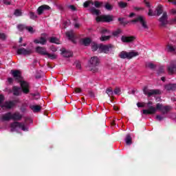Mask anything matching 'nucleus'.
Returning a JSON list of instances; mask_svg holds the SVG:
<instances>
[{
    "label": "nucleus",
    "mask_w": 176,
    "mask_h": 176,
    "mask_svg": "<svg viewBox=\"0 0 176 176\" xmlns=\"http://www.w3.org/2000/svg\"><path fill=\"white\" fill-rule=\"evenodd\" d=\"M11 74L13 78H14V79H16L17 82H20L22 91L25 94H28V93H30V83L25 80H23V77H21V72H20V71L19 70H12Z\"/></svg>",
    "instance_id": "nucleus-1"
},
{
    "label": "nucleus",
    "mask_w": 176,
    "mask_h": 176,
    "mask_svg": "<svg viewBox=\"0 0 176 176\" xmlns=\"http://www.w3.org/2000/svg\"><path fill=\"white\" fill-rule=\"evenodd\" d=\"M1 119L3 122H8L10 120L12 119V113L8 112V113H6V114H3L1 116Z\"/></svg>",
    "instance_id": "nucleus-18"
},
{
    "label": "nucleus",
    "mask_w": 176,
    "mask_h": 176,
    "mask_svg": "<svg viewBox=\"0 0 176 176\" xmlns=\"http://www.w3.org/2000/svg\"><path fill=\"white\" fill-rule=\"evenodd\" d=\"M113 49V45L109 44V45H99V52L100 53H105L106 54H108L109 53L110 50H112Z\"/></svg>",
    "instance_id": "nucleus-7"
},
{
    "label": "nucleus",
    "mask_w": 176,
    "mask_h": 176,
    "mask_svg": "<svg viewBox=\"0 0 176 176\" xmlns=\"http://www.w3.org/2000/svg\"><path fill=\"white\" fill-rule=\"evenodd\" d=\"M74 91H75V93H82V89L75 88Z\"/></svg>",
    "instance_id": "nucleus-51"
},
{
    "label": "nucleus",
    "mask_w": 176,
    "mask_h": 176,
    "mask_svg": "<svg viewBox=\"0 0 176 176\" xmlns=\"http://www.w3.org/2000/svg\"><path fill=\"white\" fill-rule=\"evenodd\" d=\"M63 57L69 58L72 57V52L71 51L63 50L62 52Z\"/></svg>",
    "instance_id": "nucleus-23"
},
{
    "label": "nucleus",
    "mask_w": 176,
    "mask_h": 176,
    "mask_svg": "<svg viewBox=\"0 0 176 176\" xmlns=\"http://www.w3.org/2000/svg\"><path fill=\"white\" fill-rule=\"evenodd\" d=\"M27 26L24 25H17V28L19 31H23V30H25V28Z\"/></svg>",
    "instance_id": "nucleus-44"
},
{
    "label": "nucleus",
    "mask_w": 176,
    "mask_h": 176,
    "mask_svg": "<svg viewBox=\"0 0 176 176\" xmlns=\"http://www.w3.org/2000/svg\"><path fill=\"white\" fill-rule=\"evenodd\" d=\"M100 45H98L96 43H94L91 46L93 52H96L98 49L99 50Z\"/></svg>",
    "instance_id": "nucleus-38"
},
{
    "label": "nucleus",
    "mask_w": 176,
    "mask_h": 176,
    "mask_svg": "<svg viewBox=\"0 0 176 176\" xmlns=\"http://www.w3.org/2000/svg\"><path fill=\"white\" fill-rule=\"evenodd\" d=\"M152 104H153V103L151 101H149L147 103V105L148 107V109H144L143 110V114L144 115H153V114L156 113L157 107L155 108L153 106H151Z\"/></svg>",
    "instance_id": "nucleus-5"
},
{
    "label": "nucleus",
    "mask_w": 176,
    "mask_h": 176,
    "mask_svg": "<svg viewBox=\"0 0 176 176\" xmlns=\"http://www.w3.org/2000/svg\"><path fill=\"white\" fill-rule=\"evenodd\" d=\"M162 111L164 113H167L168 111L171 110V107L170 106H163L160 103L157 104V110Z\"/></svg>",
    "instance_id": "nucleus-12"
},
{
    "label": "nucleus",
    "mask_w": 176,
    "mask_h": 176,
    "mask_svg": "<svg viewBox=\"0 0 176 176\" xmlns=\"http://www.w3.org/2000/svg\"><path fill=\"white\" fill-rule=\"evenodd\" d=\"M104 8L107 10H112L113 7L111 4L107 3L105 4Z\"/></svg>",
    "instance_id": "nucleus-43"
},
{
    "label": "nucleus",
    "mask_w": 176,
    "mask_h": 176,
    "mask_svg": "<svg viewBox=\"0 0 176 176\" xmlns=\"http://www.w3.org/2000/svg\"><path fill=\"white\" fill-rule=\"evenodd\" d=\"M30 19H32V20H35V19H38V16L32 12H30Z\"/></svg>",
    "instance_id": "nucleus-39"
},
{
    "label": "nucleus",
    "mask_w": 176,
    "mask_h": 176,
    "mask_svg": "<svg viewBox=\"0 0 176 176\" xmlns=\"http://www.w3.org/2000/svg\"><path fill=\"white\" fill-rule=\"evenodd\" d=\"M106 93L109 97H113V90L111 87H109L106 89Z\"/></svg>",
    "instance_id": "nucleus-25"
},
{
    "label": "nucleus",
    "mask_w": 176,
    "mask_h": 176,
    "mask_svg": "<svg viewBox=\"0 0 176 176\" xmlns=\"http://www.w3.org/2000/svg\"><path fill=\"white\" fill-rule=\"evenodd\" d=\"M40 98L39 94L34 95L33 100H39Z\"/></svg>",
    "instance_id": "nucleus-53"
},
{
    "label": "nucleus",
    "mask_w": 176,
    "mask_h": 176,
    "mask_svg": "<svg viewBox=\"0 0 176 176\" xmlns=\"http://www.w3.org/2000/svg\"><path fill=\"white\" fill-rule=\"evenodd\" d=\"M45 56H47V57L51 60H56V58H57V55L55 54H50L49 52H47Z\"/></svg>",
    "instance_id": "nucleus-28"
},
{
    "label": "nucleus",
    "mask_w": 176,
    "mask_h": 176,
    "mask_svg": "<svg viewBox=\"0 0 176 176\" xmlns=\"http://www.w3.org/2000/svg\"><path fill=\"white\" fill-rule=\"evenodd\" d=\"M175 72H176V62L173 61L168 66V73L170 74V75H173Z\"/></svg>",
    "instance_id": "nucleus-13"
},
{
    "label": "nucleus",
    "mask_w": 176,
    "mask_h": 176,
    "mask_svg": "<svg viewBox=\"0 0 176 176\" xmlns=\"http://www.w3.org/2000/svg\"><path fill=\"white\" fill-rule=\"evenodd\" d=\"M69 9L73 11L76 10V8H75L74 6H69Z\"/></svg>",
    "instance_id": "nucleus-56"
},
{
    "label": "nucleus",
    "mask_w": 176,
    "mask_h": 176,
    "mask_svg": "<svg viewBox=\"0 0 176 176\" xmlns=\"http://www.w3.org/2000/svg\"><path fill=\"white\" fill-rule=\"evenodd\" d=\"M90 12L92 13V14H96V16L100 15V10L96 9V8H91Z\"/></svg>",
    "instance_id": "nucleus-30"
},
{
    "label": "nucleus",
    "mask_w": 176,
    "mask_h": 176,
    "mask_svg": "<svg viewBox=\"0 0 176 176\" xmlns=\"http://www.w3.org/2000/svg\"><path fill=\"white\" fill-rule=\"evenodd\" d=\"M157 16H160L163 13V7L162 6H158L156 8Z\"/></svg>",
    "instance_id": "nucleus-31"
},
{
    "label": "nucleus",
    "mask_w": 176,
    "mask_h": 176,
    "mask_svg": "<svg viewBox=\"0 0 176 176\" xmlns=\"http://www.w3.org/2000/svg\"><path fill=\"white\" fill-rule=\"evenodd\" d=\"M50 7L47 5H43L40 7H38V8L37 9V13L39 16H41V14H42V13H43L44 10H50Z\"/></svg>",
    "instance_id": "nucleus-17"
},
{
    "label": "nucleus",
    "mask_w": 176,
    "mask_h": 176,
    "mask_svg": "<svg viewBox=\"0 0 176 176\" xmlns=\"http://www.w3.org/2000/svg\"><path fill=\"white\" fill-rule=\"evenodd\" d=\"M94 5V3H93V1H85L84 3V8H91V6H93Z\"/></svg>",
    "instance_id": "nucleus-32"
},
{
    "label": "nucleus",
    "mask_w": 176,
    "mask_h": 176,
    "mask_svg": "<svg viewBox=\"0 0 176 176\" xmlns=\"http://www.w3.org/2000/svg\"><path fill=\"white\" fill-rule=\"evenodd\" d=\"M80 26V25H79V23H75L74 25L75 28H79Z\"/></svg>",
    "instance_id": "nucleus-63"
},
{
    "label": "nucleus",
    "mask_w": 176,
    "mask_h": 176,
    "mask_svg": "<svg viewBox=\"0 0 176 176\" xmlns=\"http://www.w3.org/2000/svg\"><path fill=\"white\" fill-rule=\"evenodd\" d=\"M113 18L111 15H101L96 17V21L100 23V21L109 23V21H112Z\"/></svg>",
    "instance_id": "nucleus-9"
},
{
    "label": "nucleus",
    "mask_w": 176,
    "mask_h": 176,
    "mask_svg": "<svg viewBox=\"0 0 176 176\" xmlns=\"http://www.w3.org/2000/svg\"><path fill=\"white\" fill-rule=\"evenodd\" d=\"M100 39L102 42L109 41V39H111V36H102Z\"/></svg>",
    "instance_id": "nucleus-35"
},
{
    "label": "nucleus",
    "mask_w": 176,
    "mask_h": 176,
    "mask_svg": "<svg viewBox=\"0 0 176 176\" xmlns=\"http://www.w3.org/2000/svg\"><path fill=\"white\" fill-rule=\"evenodd\" d=\"M147 68H150V69H155L156 68V65L152 63H148L146 64Z\"/></svg>",
    "instance_id": "nucleus-37"
},
{
    "label": "nucleus",
    "mask_w": 176,
    "mask_h": 176,
    "mask_svg": "<svg viewBox=\"0 0 176 176\" xmlns=\"http://www.w3.org/2000/svg\"><path fill=\"white\" fill-rule=\"evenodd\" d=\"M10 129L11 131H17L19 129L23 131H28V126H27L24 122H12L10 124Z\"/></svg>",
    "instance_id": "nucleus-3"
},
{
    "label": "nucleus",
    "mask_w": 176,
    "mask_h": 176,
    "mask_svg": "<svg viewBox=\"0 0 176 176\" xmlns=\"http://www.w3.org/2000/svg\"><path fill=\"white\" fill-rule=\"evenodd\" d=\"M39 39H40V44L41 45H46V42H47L46 38L41 37Z\"/></svg>",
    "instance_id": "nucleus-40"
},
{
    "label": "nucleus",
    "mask_w": 176,
    "mask_h": 176,
    "mask_svg": "<svg viewBox=\"0 0 176 176\" xmlns=\"http://www.w3.org/2000/svg\"><path fill=\"white\" fill-rule=\"evenodd\" d=\"M49 41L50 43H56V45H60V40L54 36L50 37Z\"/></svg>",
    "instance_id": "nucleus-22"
},
{
    "label": "nucleus",
    "mask_w": 176,
    "mask_h": 176,
    "mask_svg": "<svg viewBox=\"0 0 176 176\" xmlns=\"http://www.w3.org/2000/svg\"><path fill=\"white\" fill-rule=\"evenodd\" d=\"M34 43H41V41H40V39L38 38V39H35L34 41Z\"/></svg>",
    "instance_id": "nucleus-59"
},
{
    "label": "nucleus",
    "mask_w": 176,
    "mask_h": 176,
    "mask_svg": "<svg viewBox=\"0 0 176 176\" xmlns=\"http://www.w3.org/2000/svg\"><path fill=\"white\" fill-rule=\"evenodd\" d=\"M36 52L41 56H46L47 54V50H46V48L43 47H36Z\"/></svg>",
    "instance_id": "nucleus-16"
},
{
    "label": "nucleus",
    "mask_w": 176,
    "mask_h": 176,
    "mask_svg": "<svg viewBox=\"0 0 176 176\" xmlns=\"http://www.w3.org/2000/svg\"><path fill=\"white\" fill-rule=\"evenodd\" d=\"M18 54H22L23 56H30L32 54V50L30 49L19 48L17 50Z\"/></svg>",
    "instance_id": "nucleus-11"
},
{
    "label": "nucleus",
    "mask_w": 176,
    "mask_h": 176,
    "mask_svg": "<svg viewBox=\"0 0 176 176\" xmlns=\"http://www.w3.org/2000/svg\"><path fill=\"white\" fill-rule=\"evenodd\" d=\"M132 23H135L136 24H141L143 28H148V25H146V21H145V18L144 16H139L135 19L132 21Z\"/></svg>",
    "instance_id": "nucleus-8"
},
{
    "label": "nucleus",
    "mask_w": 176,
    "mask_h": 176,
    "mask_svg": "<svg viewBox=\"0 0 176 176\" xmlns=\"http://www.w3.org/2000/svg\"><path fill=\"white\" fill-rule=\"evenodd\" d=\"M144 3L147 8H151V3L146 0H144Z\"/></svg>",
    "instance_id": "nucleus-57"
},
{
    "label": "nucleus",
    "mask_w": 176,
    "mask_h": 176,
    "mask_svg": "<svg viewBox=\"0 0 176 176\" xmlns=\"http://www.w3.org/2000/svg\"><path fill=\"white\" fill-rule=\"evenodd\" d=\"M165 89L166 90H175L176 84H168V85L165 86Z\"/></svg>",
    "instance_id": "nucleus-24"
},
{
    "label": "nucleus",
    "mask_w": 176,
    "mask_h": 176,
    "mask_svg": "<svg viewBox=\"0 0 176 176\" xmlns=\"http://www.w3.org/2000/svg\"><path fill=\"white\" fill-rule=\"evenodd\" d=\"M148 16H155V13H153V11L152 10V9L148 10Z\"/></svg>",
    "instance_id": "nucleus-50"
},
{
    "label": "nucleus",
    "mask_w": 176,
    "mask_h": 176,
    "mask_svg": "<svg viewBox=\"0 0 176 176\" xmlns=\"http://www.w3.org/2000/svg\"><path fill=\"white\" fill-rule=\"evenodd\" d=\"M166 50L170 53H174V52H175V47L173 46L172 45H168Z\"/></svg>",
    "instance_id": "nucleus-27"
},
{
    "label": "nucleus",
    "mask_w": 176,
    "mask_h": 176,
    "mask_svg": "<svg viewBox=\"0 0 176 176\" xmlns=\"http://www.w3.org/2000/svg\"><path fill=\"white\" fill-rule=\"evenodd\" d=\"M120 91H121L120 88L116 87V89L113 91V93H114V94H118L119 95V94H120Z\"/></svg>",
    "instance_id": "nucleus-45"
},
{
    "label": "nucleus",
    "mask_w": 176,
    "mask_h": 176,
    "mask_svg": "<svg viewBox=\"0 0 176 176\" xmlns=\"http://www.w3.org/2000/svg\"><path fill=\"white\" fill-rule=\"evenodd\" d=\"M146 104L145 102H138L137 103V107H138V108H144V107H145Z\"/></svg>",
    "instance_id": "nucleus-47"
},
{
    "label": "nucleus",
    "mask_w": 176,
    "mask_h": 176,
    "mask_svg": "<svg viewBox=\"0 0 176 176\" xmlns=\"http://www.w3.org/2000/svg\"><path fill=\"white\" fill-rule=\"evenodd\" d=\"M125 142L126 144V145H131V144L133 143L131 142V136L130 135H127L126 138H125Z\"/></svg>",
    "instance_id": "nucleus-29"
},
{
    "label": "nucleus",
    "mask_w": 176,
    "mask_h": 176,
    "mask_svg": "<svg viewBox=\"0 0 176 176\" xmlns=\"http://www.w3.org/2000/svg\"><path fill=\"white\" fill-rule=\"evenodd\" d=\"M135 39V37L133 36H122L121 37V41L124 43H130V42H133Z\"/></svg>",
    "instance_id": "nucleus-15"
},
{
    "label": "nucleus",
    "mask_w": 176,
    "mask_h": 176,
    "mask_svg": "<svg viewBox=\"0 0 176 176\" xmlns=\"http://www.w3.org/2000/svg\"><path fill=\"white\" fill-rule=\"evenodd\" d=\"M5 100V97L3 95H0V104Z\"/></svg>",
    "instance_id": "nucleus-58"
},
{
    "label": "nucleus",
    "mask_w": 176,
    "mask_h": 176,
    "mask_svg": "<svg viewBox=\"0 0 176 176\" xmlns=\"http://www.w3.org/2000/svg\"><path fill=\"white\" fill-rule=\"evenodd\" d=\"M25 30H28V32H30V34H34V32H35V31H34V28L31 26H26Z\"/></svg>",
    "instance_id": "nucleus-42"
},
{
    "label": "nucleus",
    "mask_w": 176,
    "mask_h": 176,
    "mask_svg": "<svg viewBox=\"0 0 176 176\" xmlns=\"http://www.w3.org/2000/svg\"><path fill=\"white\" fill-rule=\"evenodd\" d=\"M168 16H167V12H163L162 16L160 18L159 21L162 25V27H164V25H167V23L168 21H167Z\"/></svg>",
    "instance_id": "nucleus-14"
},
{
    "label": "nucleus",
    "mask_w": 176,
    "mask_h": 176,
    "mask_svg": "<svg viewBox=\"0 0 176 176\" xmlns=\"http://www.w3.org/2000/svg\"><path fill=\"white\" fill-rule=\"evenodd\" d=\"M14 96H20L21 93V89L19 87H14L12 89Z\"/></svg>",
    "instance_id": "nucleus-21"
},
{
    "label": "nucleus",
    "mask_w": 176,
    "mask_h": 176,
    "mask_svg": "<svg viewBox=\"0 0 176 176\" xmlns=\"http://www.w3.org/2000/svg\"><path fill=\"white\" fill-rule=\"evenodd\" d=\"M14 105H16V102L14 101H6L1 105V107L3 109H12Z\"/></svg>",
    "instance_id": "nucleus-10"
},
{
    "label": "nucleus",
    "mask_w": 176,
    "mask_h": 176,
    "mask_svg": "<svg viewBox=\"0 0 176 176\" xmlns=\"http://www.w3.org/2000/svg\"><path fill=\"white\" fill-rule=\"evenodd\" d=\"M67 24H68V22H64V23H63V25H64L63 28H67Z\"/></svg>",
    "instance_id": "nucleus-64"
},
{
    "label": "nucleus",
    "mask_w": 176,
    "mask_h": 176,
    "mask_svg": "<svg viewBox=\"0 0 176 176\" xmlns=\"http://www.w3.org/2000/svg\"><path fill=\"white\" fill-rule=\"evenodd\" d=\"M143 91L144 94H145L146 96H148V97H151V96H155L162 94V92L159 89H148L146 87L143 89Z\"/></svg>",
    "instance_id": "nucleus-6"
},
{
    "label": "nucleus",
    "mask_w": 176,
    "mask_h": 176,
    "mask_svg": "<svg viewBox=\"0 0 176 176\" xmlns=\"http://www.w3.org/2000/svg\"><path fill=\"white\" fill-rule=\"evenodd\" d=\"M108 32H109V30L102 28L101 30H100V34H108Z\"/></svg>",
    "instance_id": "nucleus-46"
},
{
    "label": "nucleus",
    "mask_w": 176,
    "mask_h": 176,
    "mask_svg": "<svg viewBox=\"0 0 176 176\" xmlns=\"http://www.w3.org/2000/svg\"><path fill=\"white\" fill-rule=\"evenodd\" d=\"M156 119H157V120H159L160 122V121L163 120V117L162 116L157 115L156 116Z\"/></svg>",
    "instance_id": "nucleus-52"
},
{
    "label": "nucleus",
    "mask_w": 176,
    "mask_h": 176,
    "mask_svg": "<svg viewBox=\"0 0 176 176\" xmlns=\"http://www.w3.org/2000/svg\"><path fill=\"white\" fill-rule=\"evenodd\" d=\"M21 118H23V116H21V114L19 112H15L11 114V119L12 120H21Z\"/></svg>",
    "instance_id": "nucleus-19"
},
{
    "label": "nucleus",
    "mask_w": 176,
    "mask_h": 176,
    "mask_svg": "<svg viewBox=\"0 0 176 176\" xmlns=\"http://www.w3.org/2000/svg\"><path fill=\"white\" fill-rule=\"evenodd\" d=\"M122 30L120 29H118L115 32H113V36H118L120 34H121Z\"/></svg>",
    "instance_id": "nucleus-41"
},
{
    "label": "nucleus",
    "mask_w": 176,
    "mask_h": 176,
    "mask_svg": "<svg viewBox=\"0 0 176 176\" xmlns=\"http://www.w3.org/2000/svg\"><path fill=\"white\" fill-rule=\"evenodd\" d=\"M94 5L96 6V8H100V6H101V5H102V2H100V1H95Z\"/></svg>",
    "instance_id": "nucleus-48"
},
{
    "label": "nucleus",
    "mask_w": 176,
    "mask_h": 176,
    "mask_svg": "<svg viewBox=\"0 0 176 176\" xmlns=\"http://www.w3.org/2000/svg\"><path fill=\"white\" fill-rule=\"evenodd\" d=\"M8 80L9 83H13V78H9Z\"/></svg>",
    "instance_id": "nucleus-60"
},
{
    "label": "nucleus",
    "mask_w": 176,
    "mask_h": 176,
    "mask_svg": "<svg viewBox=\"0 0 176 176\" xmlns=\"http://www.w3.org/2000/svg\"><path fill=\"white\" fill-rule=\"evenodd\" d=\"M162 72H164V67H162L160 70V74H162Z\"/></svg>",
    "instance_id": "nucleus-62"
},
{
    "label": "nucleus",
    "mask_w": 176,
    "mask_h": 176,
    "mask_svg": "<svg viewBox=\"0 0 176 176\" xmlns=\"http://www.w3.org/2000/svg\"><path fill=\"white\" fill-rule=\"evenodd\" d=\"M3 3L5 5H10V0H3Z\"/></svg>",
    "instance_id": "nucleus-55"
},
{
    "label": "nucleus",
    "mask_w": 176,
    "mask_h": 176,
    "mask_svg": "<svg viewBox=\"0 0 176 176\" xmlns=\"http://www.w3.org/2000/svg\"><path fill=\"white\" fill-rule=\"evenodd\" d=\"M0 39L5 41V39H6V34L4 33H0Z\"/></svg>",
    "instance_id": "nucleus-49"
},
{
    "label": "nucleus",
    "mask_w": 176,
    "mask_h": 176,
    "mask_svg": "<svg viewBox=\"0 0 176 176\" xmlns=\"http://www.w3.org/2000/svg\"><path fill=\"white\" fill-rule=\"evenodd\" d=\"M118 6L121 8L122 9L127 7V3H124L123 1H120L118 3Z\"/></svg>",
    "instance_id": "nucleus-36"
},
{
    "label": "nucleus",
    "mask_w": 176,
    "mask_h": 176,
    "mask_svg": "<svg viewBox=\"0 0 176 176\" xmlns=\"http://www.w3.org/2000/svg\"><path fill=\"white\" fill-rule=\"evenodd\" d=\"M82 43L85 45V46H89L90 43H91V39L89 38H83L82 39Z\"/></svg>",
    "instance_id": "nucleus-26"
},
{
    "label": "nucleus",
    "mask_w": 176,
    "mask_h": 176,
    "mask_svg": "<svg viewBox=\"0 0 176 176\" xmlns=\"http://www.w3.org/2000/svg\"><path fill=\"white\" fill-rule=\"evenodd\" d=\"M137 56H138V52H126L123 51L119 54L120 58H127L128 60L133 58V57H137Z\"/></svg>",
    "instance_id": "nucleus-4"
},
{
    "label": "nucleus",
    "mask_w": 176,
    "mask_h": 176,
    "mask_svg": "<svg viewBox=\"0 0 176 176\" xmlns=\"http://www.w3.org/2000/svg\"><path fill=\"white\" fill-rule=\"evenodd\" d=\"M101 63V60H100V58L98 56H92L89 60V69L92 72H97L98 71V65H100Z\"/></svg>",
    "instance_id": "nucleus-2"
},
{
    "label": "nucleus",
    "mask_w": 176,
    "mask_h": 176,
    "mask_svg": "<svg viewBox=\"0 0 176 176\" xmlns=\"http://www.w3.org/2000/svg\"><path fill=\"white\" fill-rule=\"evenodd\" d=\"M76 67L77 69H80V68H82V65L79 63H77L76 64Z\"/></svg>",
    "instance_id": "nucleus-54"
},
{
    "label": "nucleus",
    "mask_w": 176,
    "mask_h": 176,
    "mask_svg": "<svg viewBox=\"0 0 176 176\" xmlns=\"http://www.w3.org/2000/svg\"><path fill=\"white\" fill-rule=\"evenodd\" d=\"M66 36H67V38H69V39L72 41V39H74V32L73 31L67 32L66 33Z\"/></svg>",
    "instance_id": "nucleus-34"
},
{
    "label": "nucleus",
    "mask_w": 176,
    "mask_h": 176,
    "mask_svg": "<svg viewBox=\"0 0 176 176\" xmlns=\"http://www.w3.org/2000/svg\"><path fill=\"white\" fill-rule=\"evenodd\" d=\"M30 109H32V112H34V113H36L41 111V109H42V107L39 105L33 104L30 106Z\"/></svg>",
    "instance_id": "nucleus-20"
},
{
    "label": "nucleus",
    "mask_w": 176,
    "mask_h": 176,
    "mask_svg": "<svg viewBox=\"0 0 176 176\" xmlns=\"http://www.w3.org/2000/svg\"><path fill=\"white\" fill-rule=\"evenodd\" d=\"M14 14L16 17H19L20 16H23V12H21V10L17 9L15 10Z\"/></svg>",
    "instance_id": "nucleus-33"
},
{
    "label": "nucleus",
    "mask_w": 176,
    "mask_h": 176,
    "mask_svg": "<svg viewBox=\"0 0 176 176\" xmlns=\"http://www.w3.org/2000/svg\"><path fill=\"white\" fill-rule=\"evenodd\" d=\"M171 13H172V14H176V10L175 9H172L171 10Z\"/></svg>",
    "instance_id": "nucleus-61"
}]
</instances>
